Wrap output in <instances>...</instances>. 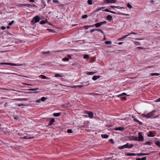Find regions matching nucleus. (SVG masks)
<instances>
[{
  "instance_id": "nucleus-1",
  "label": "nucleus",
  "mask_w": 160,
  "mask_h": 160,
  "mask_svg": "<svg viewBox=\"0 0 160 160\" xmlns=\"http://www.w3.org/2000/svg\"><path fill=\"white\" fill-rule=\"evenodd\" d=\"M106 22H107L106 21H104L100 22L99 23H96L95 24L93 25H89V26H84V27L86 29H88L89 28L93 27L95 26V27H98L106 23Z\"/></svg>"
},
{
  "instance_id": "nucleus-2",
  "label": "nucleus",
  "mask_w": 160,
  "mask_h": 160,
  "mask_svg": "<svg viewBox=\"0 0 160 160\" xmlns=\"http://www.w3.org/2000/svg\"><path fill=\"white\" fill-rule=\"evenodd\" d=\"M40 20V17L38 16H36L34 17L31 21V23L32 24H34L35 23L39 22Z\"/></svg>"
},
{
  "instance_id": "nucleus-3",
  "label": "nucleus",
  "mask_w": 160,
  "mask_h": 160,
  "mask_svg": "<svg viewBox=\"0 0 160 160\" xmlns=\"http://www.w3.org/2000/svg\"><path fill=\"white\" fill-rule=\"evenodd\" d=\"M83 113L87 114L88 115V117L91 119H92L93 118V113L90 111H84Z\"/></svg>"
},
{
  "instance_id": "nucleus-4",
  "label": "nucleus",
  "mask_w": 160,
  "mask_h": 160,
  "mask_svg": "<svg viewBox=\"0 0 160 160\" xmlns=\"http://www.w3.org/2000/svg\"><path fill=\"white\" fill-rule=\"evenodd\" d=\"M103 11H105V12H111L112 13H113V14H116V13H117V14H118L122 15H127V16L128 15V14H124V13H121V12H113V11H110V10H108L107 9H106L105 10H103Z\"/></svg>"
},
{
  "instance_id": "nucleus-5",
  "label": "nucleus",
  "mask_w": 160,
  "mask_h": 160,
  "mask_svg": "<svg viewBox=\"0 0 160 160\" xmlns=\"http://www.w3.org/2000/svg\"><path fill=\"white\" fill-rule=\"evenodd\" d=\"M156 112V111L155 110H153L152 112L149 113V115L150 116V118H157V116H155V112Z\"/></svg>"
},
{
  "instance_id": "nucleus-6",
  "label": "nucleus",
  "mask_w": 160,
  "mask_h": 160,
  "mask_svg": "<svg viewBox=\"0 0 160 160\" xmlns=\"http://www.w3.org/2000/svg\"><path fill=\"white\" fill-rule=\"evenodd\" d=\"M138 141L140 142H143L144 141V138L141 132H139L138 133Z\"/></svg>"
},
{
  "instance_id": "nucleus-7",
  "label": "nucleus",
  "mask_w": 160,
  "mask_h": 160,
  "mask_svg": "<svg viewBox=\"0 0 160 160\" xmlns=\"http://www.w3.org/2000/svg\"><path fill=\"white\" fill-rule=\"evenodd\" d=\"M0 65H10L12 66H19L17 64L11 63H8V62H2L0 63Z\"/></svg>"
},
{
  "instance_id": "nucleus-8",
  "label": "nucleus",
  "mask_w": 160,
  "mask_h": 160,
  "mask_svg": "<svg viewBox=\"0 0 160 160\" xmlns=\"http://www.w3.org/2000/svg\"><path fill=\"white\" fill-rule=\"evenodd\" d=\"M137 34V33L136 32H131L129 34H128V35H126L124 37L120 38L118 40L119 41H121L123 40V39L126 38V37H127L128 35L130 34H133L134 35H136Z\"/></svg>"
},
{
  "instance_id": "nucleus-9",
  "label": "nucleus",
  "mask_w": 160,
  "mask_h": 160,
  "mask_svg": "<svg viewBox=\"0 0 160 160\" xmlns=\"http://www.w3.org/2000/svg\"><path fill=\"white\" fill-rule=\"evenodd\" d=\"M104 2L106 3H115L116 2L115 0H105Z\"/></svg>"
},
{
  "instance_id": "nucleus-10",
  "label": "nucleus",
  "mask_w": 160,
  "mask_h": 160,
  "mask_svg": "<svg viewBox=\"0 0 160 160\" xmlns=\"http://www.w3.org/2000/svg\"><path fill=\"white\" fill-rule=\"evenodd\" d=\"M128 144L127 143L126 144H125L123 145L119 146L118 147V148L120 149H122L124 148H128Z\"/></svg>"
},
{
  "instance_id": "nucleus-11",
  "label": "nucleus",
  "mask_w": 160,
  "mask_h": 160,
  "mask_svg": "<svg viewBox=\"0 0 160 160\" xmlns=\"http://www.w3.org/2000/svg\"><path fill=\"white\" fill-rule=\"evenodd\" d=\"M64 76L63 74L62 73H56L55 75L54 76V77H61V78H62Z\"/></svg>"
},
{
  "instance_id": "nucleus-12",
  "label": "nucleus",
  "mask_w": 160,
  "mask_h": 160,
  "mask_svg": "<svg viewBox=\"0 0 160 160\" xmlns=\"http://www.w3.org/2000/svg\"><path fill=\"white\" fill-rule=\"evenodd\" d=\"M55 122V120L53 118H50V122L49 123L48 125L51 126L53 125V123Z\"/></svg>"
},
{
  "instance_id": "nucleus-13",
  "label": "nucleus",
  "mask_w": 160,
  "mask_h": 160,
  "mask_svg": "<svg viewBox=\"0 0 160 160\" xmlns=\"http://www.w3.org/2000/svg\"><path fill=\"white\" fill-rule=\"evenodd\" d=\"M132 118H133V120L135 122H138L140 125H142V123L140 121L136 119L134 116H132Z\"/></svg>"
},
{
  "instance_id": "nucleus-14",
  "label": "nucleus",
  "mask_w": 160,
  "mask_h": 160,
  "mask_svg": "<svg viewBox=\"0 0 160 160\" xmlns=\"http://www.w3.org/2000/svg\"><path fill=\"white\" fill-rule=\"evenodd\" d=\"M125 155L127 156H135L136 155V154L135 153H127L125 154Z\"/></svg>"
},
{
  "instance_id": "nucleus-15",
  "label": "nucleus",
  "mask_w": 160,
  "mask_h": 160,
  "mask_svg": "<svg viewBox=\"0 0 160 160\" xmlns=\"http://www.w3.org/2000/svg\"><path fill=\"white\" fill-rule=\"evenodd\" d=\"M124 129V128L122 127H118L114 129V130H118L121 131H123Z\"/></svg>"
},
{
  "instance_id": "nucleus-16",
  "label": "nucleus",
  "mask_w": 160,
  "mask_h": 160,
  "mask_svg": "<svg viewBox=\"0 0 160 160\" xmlns=\"http://www.w3.org/2000/svg\"><path fill=\"white\" fill-rule=\"evenodd\" d=\"M29 6H32V5L28 4H20V7H29Z\"/></svg>"
},
{
  "instance_id": "nucleus-17",
  "label": "nucleus",
  "mask_w": 160,
  "mask_h": 160,
  "mask_svg": "<svg viewBox=\"0 0 160 160\" xmlns=\"http://www.w3.org/2000/svg\"><path fill=\"white\" fill-rule=\"evenodd\" d=\"M101 77V76L98 75V76H96L95 75L92 78V79L93 80L95 81L98 78H100Z\"/></svg>"
},
{
  "instance_id": "nucleus-18",
  "label": "nucleus",
  "mask_w": 160,
  "mask_h": 160,
  "mask_svg": "<svg viewBox=\"0 0 160 160\" xmlns=\"http://www.w3.org/2000/svg\"><path fill=\"white\" fill-rule=\"evenodd\" d=\"M142 115L143 116L144 118H150V116L149 115V113H148L147 114H142Z\"/></svg>"
},
{
  "instance_id": "nucleus-19",
  "label": "nucleus",
  "mask_w": 160,
  "mask_h": 160,
  "mask_svg": "<svg viewBox=\"0 0 160 160\" xmlns=\"http://www.w3.org/2000/svg\"><path fill=\"white\" fill-rule=\"evenodd\" d=\"M147 136L149 137H154V135H153L152 132L150 131L149 132V134H148Z\"/></svg>"
},
{
  "instance_id": "nucleus-20",
  "label": "nucleus",
  "mask_w": 160,
  "mask_h": 160,
  "mask_svg": "<svg viewBox=\"0 0 160 160\" xmlns=\"http://www.w3.org/2000/svg\"><path fill=\"white\" fill-rule=\"evenodd\" d=\"M127 143L128 144V147H127V148H129V149L131 148L134 146V145L133 144H129V143H128V142Z\"/></svg>"
},
{
  "instance_id": "nucleus-21",
  "label": "nucleus",
  "mask_w": 160,
  "mask_h": 160,
  "mask_svg": "<svg viewBox=\"0 0 160 160\" xmlns=\"http://www.w3.org/2000/svg\"><path fill=\"white\" fill-rule=\"evenodd\" d=\"M89 55L88 54H84L83 55V58L87 60H88L89 58Z\"/></svg>"
},
{
  "instance_id": "nucleus-22",
  "label": "nucleus",
  "mask_w": 160,
  "mask_h": 160,
  "mask_svg": "<svg viewBox=\"0 0 160 160\" xmlns=\"http://www.w3.org/2000/svg\"><path fill=\"white\" fill-rule=\"evenodd\" d=\"M101 137L103 138H108V136L107 134H102Z\"/></svg>"
},
{
  "instance_id": "nucleus-23",
  "label": "nucleus",
  "mask_w": 160,
  "mask_h": 160,
  "mask_svg": "<svg viewBox=\"0 0 160 160\" xmlns=\"http://www.w3.org/2000/svg\"><path fill=\"white\" fill-rule=\"evenodd\" d=\"M155 144L160 148V142L158 141H156L154 142Z\"/></svg>"
},
{
  "instance_id": "nucleus-24",
  "label": "nucleus",
  "mask_w": 160,
  "mask_h": 160,
  "mask_svg": "<svg viewBox=\"0 0 160 160\" xmlns=\"http://www.w3.org/2000/svg\"><path fill=\"white\" fill-rule=\"evenodd\" d=\"M33 137H28V136H24L22 138V139H31L33 138Z\"/></svg>"
},
{
  "instance_id": "nucleus-25",
  "label": "nucleus",
  "mask_w": 160,
  "mask_h": 160,
  "mask_svg": "<svg viewBox=\"0 0 160 160\" xmlns=\"http://www.w3.org/2000/svg\"><path fill=\"white\" fill-rule=\"evenodd\" d=\"M112 16L110 15H108L106 17V18L107 20H111V21L112 20Z\"/></svg>"
},
{
  "instance_id": "nucleus-26",
  "label": "nucleus",
  "mask_w": 160,
  "mask_h": 160,
  "mask_svg": "<svg viewBox=\"0 0 160 160\" xmlns=\"http://www.w3.org/2000/svg\"><path fill=\"white\" fill-rule=\"evenodd\" d=\"M61 115L60 113H53V116L54 117H58L59 116Z\"/></svg>"
},
{
  "instance_id": "nucleus-27",
  "label": "nucleus",
  "mask_w": 160,
  "mask_h": 160,
  "mask_svg": "<svg viewBox=\"0 0 160 160\" xmlns=\"http://www.w3.org/2000/svg\"><path fill=\"white\" fill-rule=\"evenodd\" d=\"M150 75L151 76H158L160 75V74L159 73H151L150 74Z\"/></svg>"
},
{
  "instance_id": "nucleus-28",
  "label": "nucleus",
  "mask_w": 160,
  "mask_h": 160,
  "mask_svg": "<svg viewBox=\"0 0 160 160\" xmlns=\"http://www.w3.org/2000/svg\"><path fill=\"white\" fill-rule=\"evenodd\" d=\"M94 72H89L88 71L86 72V74L89 75H92L94 74Z\"/></svg>"
},
{
  "instance_id": "nucleus-29",
  "label": "nucleus",
  "mask_w": 160,
  "mask_h": 160,
  "mask_svg": "<svg viewBox=\"0 0 160 160\" xmlns=\"http://www.w3.org/2000/svg\"><path fill=\"white\" fill-rule=\"evenodd\" d=\"M47 22H48V21L46 20L41 21L40 22V24H44L46 23H47Z\"/></svg>"
},
{
  "instance_id": "nucleus-30",
  "label": "nucleus",
  "mask_w": 160,
  "mask_h": 160,
  "mask_svg": "<svg viewBox=\"0 0 160 160\" xmlns=\"http://www.w3.org/2000/svg\"><path fill=\"white\" fill-rule=\"evenodd\" d=\"M105 43L106 44H111L112 43V42L110 41H106L105 42Z\"/></svg>"
},
{
  "instance_id": "nucleus-31",
  "label": "nucleus",
  "mask_w": 160,
  "mask_h": 160,
  "mask_svg": "<svg viewBox=\"0 0 160 160\" xmlns=\"http://www.w3.org/2000/svg\"><path fill=\"white\" fill-rule=\"evenodd\" d=\"M38 89H39V88H35L30 89L29 90V91H34L37 90H38Z\"/></svg>"
},
{
  "instance_id": "nucleus-32",
  "label": "nucleus",
  "mask_w": 160,
  "mask_h": 160,
  "mask_svg": "<svg viewBox=\"0 0 160 160\" xmlns=\"http://www.w3.org/2000/svg\"><path fill=\"white\" fill-rule=\"evenodd\" d=\"M126 95V93L124 92H123L121 94H119V95H117V97H119L121 96H123Z\"/></svg>"
},
{
  "instance_id": "nucleus-33",
  "label": "nucleus",
  "mask_w": 160,
  "mask_h": 160,
  "mask_svg": "<svg viewBox=\"0 0 160 160\" xmlns=\"http://www.w3.org/2000/svg\"><path fill=\"white\" fill-rule=\"evenodd\" d=\"M40 99H41V101L43 102L47 100V98L44 97H42Z\"/></svg>"
},
{
  "instance_id": "nucleus-34",
  "label": "nucleus",
  "mask_w": 160,
  "mask_h": 160,
  "mask_svg": "<svg viewBox=\"0 0 160 160\" xmlns=\"http://www.w3.org/2000/svg\"><path fill=\"white\" fill-rule=\"evenodd\" d=\"M62 60L63 61H68L69 60V59L68 58H63Z\"/></svg>"
},
{
  "instance_id": "nucleus-35",
  "label": "nucleus",
  "mask_w": 160,
  "mask_h": 160,
  "mask_svg": "<svg viewBox=\"0 0 160 160\" xmlns=\"http://www.w3.org/2000/svg\"><path fill=\"white\" fill-rule=\"evenodd\" d=\"M127 6L128 7L130 8H132V5L129 3H128L127 4Z\"/></svg>"
},
{
  "instance_id": "nucleus-36",
  "label": "nucleus",
  "mask_w": 160,
  "mask_h": 160,
  "mask_svg": "<svg viewBox=\"0 0 160 160\" xmlns=\"http://www.w3.org/2000/svg\"><path fill=\"white\" fill-rule=\"evenodd\" d=\"M39 77H42V78L43 79H45L47 78V77L45 75H41Z\"/></svg>"
},
{
  "instance_id": "nucleus-37",
  "label": "nucleus",
  "mask_w": 160,
  "mask_h": 160,
  "mask_svg": "<svg viewBox=\"0 0 160 160\" xmlns=\"http://www.w3.org/2000/svg\"><path fill=\"white\" fill-rule=\"evenodd\" d=\"M87 2L89 5H91L92 4V2L91 0H88Z\"/></svg>"
},
{
  "instance_id": "nucleus-38",
  "label": "nucleus",
  "mask_w": 160,
  "mask_h": 160,
  "mask_svg": "<svg viewBox=\"0 0 160 160\" xmlns=\"http://www.w3.org/2000/svg\"><path fill=\"white\" fill-rule=\"evenodd\" d=\"M88 17V15H87L85 14L82 16V18L83 19H84V18H87Z\"/></svg>"
},
{
  "instance_id": "nucleus-39",
  "label": "nucleus",
  "mask_w": 160,
  "mask_h": 160,
  "mask_svg": "<svg viewBox=\"0 0 160 160\" xmlns=\"http://www.w3.org/2000/svg\"><path fill=\"white\" fill-rule=\"evenodd\" d=\"M104 8V7H102L101 8H98V9H97L95 11H96V12H98V11H100V10H102V8Z\"/></svg>"
},
{
  "instance_id": "nucleus-40",
  "label": "nucleus",
  "mask_w": 160,
  "mask_h": 160,
  "mask_svg": "<svg viewBox=\"0 0 160 160\" xmlns=\"http://www.w3.org/2000/svg\"><path fill=\"white\" fill-rule=\"evenodd\" d=\"M41 99L40 98L37 100L36 101H35V102L38 103H39L41 102Z\"/></svg>"
},
{
  "instance_id": "nucleus-41",
  "label": "nucleus",
  "mask_w": 160,
  "mask_h": 160,
  "mask_svg": "<svg viewBox=\"0 0 160 160\" xmlns=\"http://www.w3.org/2000/svg\"><path fill=\"white\" fill-rule=\"evenodd\" d=\"M67 132L68 133H72V131L71 129H68L67 130Z\"/></svg>"
},
{
  "instance_id": "nucleus-42",
  "label": "nucleus",
  "mask_w": 160,
  "mask_h": 160,
  "mask_svg": "<svg viewBox=\"0 0 160 160\" xmlns=\"http://www.w3.org/2000/svg\"><path fill=\"white\" fill-rule=\"evenodd\" d=\"M134 44L136 45H140L139 43L138 42H136L134 43Z\"/></svg>"
},
{
  "instance_id": "nucleus-43",
  "label": "nucleus",
  "mask_w": 160,
  "mask_h": 160,
  "mask_svg": "<svg viewBox=\"0 0 160 160\" xmlns=\"http://www.w3.org/2000/svg\"><path fill=\"white\" fill-rule=\"evenodd\" d=\"M14 22V21H12L11 22H10L9 23V26L11 25Z\"/></svg>"
},
{
  "instance_id": "nucleus-44",
  "label": "nucleus",
  "mask_w": 160,
  "mask_h": 160,
  "mask_svg": "<svg viewBox=\"0 0 160 160\" xmlns=\"http://www.w3.org/2000/svg\"><path fill=\"white\" fill-rule=\"evenodd\" d=\"M160 102V98L156 100L155 102Z\"/></svg>"
},
{
  "instance_id": "nucleus-45",
  "label": "nucleus",
  "mask_w": 160,
  "mask_h": 160,
  "mask_svg": "<svg viewBox=\"0 0 160 160\" xmlns=\"http://www.w3.org/2000/svg\"><path fill=\"white\" fill-rule=\"evenodd\" d=\"M109 141L112 143H114V141H113V140L112 139H110Z\"/></svg>"
},
{
  "instance_id": "nucleus-46",
  "label": "nucleus",
  "mask_w": 160,
  "mask_h": 160,
  "mask_svg": "<svg viewBox=\"0 0 160 160\" xmlns=\"http://www.w3.org/2000/svg\"><path fill=\"white\" fill-rule=\"evenodd\" d=\"M1 28V29L2 30H4L6 28V27L4 26H2Z\"/></svg>"
},
{
  "instance_id": "nucleus-47",
  "label": "nucleus",
  "mask_w": 160,
  "mask_h": 160,
  "mask_svg": "<svg viewBox=\"0 0 160 160\" xmlns=\"http://www.w3.org/2000/svg\"><path fill=\"white\" fill-rule=\"evenodd\" d=\"M17 106H22L23 105V104H18L17 105Z\"/></svg>"
},
{
  "instance_id": "nucleus-48",
  "label": "nucleus",
  "mask_w": 160,
  "mask_h": 160,
  "mask_svg": "<svg viewBox=\"0 0 160 160\" xmlns=\"http://www.w3.org/2000/svg\"><path fill=\"white\" fill-rule=\"evenodd\" d=\"M141 160H146V157H143L141 158Z\"/></svg>"
},
{
  "instance_id": "nucleus-49",
  "label": "nucleus",
  "mask_w": 160,
  "mask_h": 160,
  "mask_svg": "<svg viewBox=\"0 0 160 160\" xmlns=\"http://www.w3.org/2000/svg\"><path fill=\"white\" fill-rule=\"evenodd\" d=\"M49 51H48L47 52H42V53H44V54L47 53H49Z\"/></svg>"
},
{
  "instance_id": "nucleus-50",
  "label": "nucleus",
  "mask_w": 160,
  "mask_h": 160,
  "mask_svg": "<svg viewBox=\"0 0 160 160\" xmlns=\"http://www.w3.org/2000/svg\"><path fill=\"white\" fill-rule=\"evenodd\" d=\"M119 7V6H110V7L111 8H114V7H115L117 8H118Z\"/></svg>"
},
{
  "instance_id": "nucleus-51",
  "label": "nucleus",
  "mask_w": 160,
  "mask_h": 160,
  "mask_svg": "<svg viewBox=\"0 0 160 160\" xmlns=\"http://www.w3.org/2000/svg\"><path fill=\"white\" fill-rule=\"evenodd\" d=\"M53 2H54L57 3V2H58V0H53Z\"/></svg>"
},
{
  "instance_id": "nucleus-52",
  "label": "nucleus",
  "mask_w": 160,
  "mask_h": 160,
  "mask_svg": "<svg viewBox=\"0 0 160 160\" xmlns=\"http://www.w3.org/2000/svg\"><path fill=\"white\" fill-rule=\"evenodd\" d=\"M82 86H82V85H78L77 87H78L79 88H82Z\"/></svg>"
},
{
  "instance_id": "nucleus-53",
  "label": "nucleus",
  "mask_w": 160,
  "mask_h": 160,
  "mask_svg": "<svg viewBox=\"0 0 160 160\" xmlns=\"http://www.w3.org/2000/svg\"><path fill=\"white\" fill-rule=\"evenodd\" d=\"M126 99V97H124L122 98V99L123 100H125Z\"/></svg>"
},
{
  "instance_id": "nucleus-54",
  "label": "nucleus",
  "mask_w": 160,
  "mask_h": 160,
  "mask_svg": "<svg viewBox=\"0 0 160 160\" xmlns=\"http://www.w3.org/2000/svg\"><path fill=\"white\" fill-rule=\"evenodd\" d=\"M29 1L31 2H35V0H29Z\"/></svg>"
},
{
  "instance_id": "nucleus-55",
  "label": "nucleus",
  "mask_w": 160,
  "mask_h": 160,
  "mask_svg": "<svg viewBox=\"0 0 160 160\" xmlns=\"http://www.w3.org/2000/svg\"><path fill=\"white\" fill-rule=\"evenodd\" d=\"M136 154V155L137 156H140V155H142L141 154V153H137V154Z\"/></svg>"
},
{
  "instance_id": "nucleus-56",
  "label": "nucleus",
  "mask_w": 160,
  "mask_h": 160,
  "mask_svg": "<svg viewBox=\"0 0 160 160\" xmlns=\"http://www.w3.org/2000/svg\"><path fill=\"white\" fill-rule=\"evenodd\" d=\"M103 39L104 40H105L106 39V37H105V35H104V38H103Z\"/></svg>"
},
{
  "instance_id": "nucleus-57",
  "label": "nucleus",
  "mask_w": 160,
  "mask_h": 160,
  "mask_svg": "<svg viewBox=\"0 0 160 160\" xmlns=\"http://www.w3.org/2000/svg\"><path fill=\"white\" fill-rule=\"evenodd\" d=\"M98 31L101 32L102 34H104V32L103 31L101 30V31Z\"/></svg>"
},
{
  "instance_id": "nucleus-58",
  "label": "nucleus",
  "mask_w": 160,
  "mask_h": 160,
  "mask_svg": "<svg viewBox=\"0 0 160 160\" xmlns=\"http://www.w3.org/2000/svg\"><path fill=\"white\" fill-rule=\"evenodd\" d=\"M123 42H119L118 43V44L119 45H121L122 43Z\"/></svg>"
},
{
  "instance_id": "nucleus-59",
  "label": "nucleus",
  "mask_w": 160,
  "mask_h": 160,
  "mask_svg": "<svg viewBox=\"0 0 160 160\" xmlns=\"http://www.w3.org/2000/svg\"><path fill=\"white\" fill-rule=\"evenodd\" d=\"M31 5H32V6H33V7H36V6L34 4H32Z\"/></svg>"
},
{
  "instance_id": "nucleus-60",
  "label": "nucleus",
  "mask_w": 160,
  "mask_h": 160,
  "mask_svg": "<svg viewBox=\"0 0 160 160\" xmlns=\"http://www.w3.org/2000/svg\"><path fill=\"white\" fill-rule=\"evenodd\" d=\"M137 48H139V49H142V47H138Z\"/></svg>"
},
{
  "instance_id": "nucleus-61",
  "label": "nucleus",
  "mask_w": 160,
  "mask_h": 160,
  "mask_svg": "<svg viewBox=\"0 0 160 160\" xmlns=\"http://www.w3.org/2000/svg\"><path fill=\"white\" fill-rule=\"evenodd\" d=\"M136 160H141V158H137L136 159Z\"/></svg>"
},
{
  "instance_id": "nucleus-62",
  "label": "nucleus",
  "mask_w": 160,
  "mask_h": 160,
  "mask_svg": "<svg viewBox=\"0 0 160 160\" xmlns=\"http://www.w3.org/2000/svg\"><path fill=\"white\" fill-rule=\"evenodd\" d=\"M50 31L51 32H55V31H53V30H52V31Z\"/></svg>"
},
{
  "instance_id": "nucleus-63",
  "label": "nucleus",
  "mask_w": 160,
  "mask_h": 160,
  "mask_svg": "<svg viewBox=\"0 0 160 160\" xmlns=\"http://www.w3.org/2000/svg\"><path fill=\"white\" fill-rule=\"evenodd\" d=\"M26 85H28V86H31L32 85L31 84H28V83H26Z\"/></svg>"
},
{
  "instance_id": "nucleus-64",
  "label": "nucleus",
  "mask_w": 160,
  "mask_h": 160,
  "mask_svg": "<svg viewBox=\"0 0 160 160\" xmlns=\"http://www.w3.org/2000/svg\"><path fill=\"white\" fill-rule=\"evenodd\" d=\"M119 8V9H124V8L122 7H120Z\"/></svg>"
}]
</instances>
